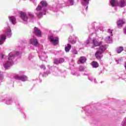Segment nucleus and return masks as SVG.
<instances>
[{
    "label": "nucleus",
    "mask_w": 126,
    "mask_h": 126,
    "mask_svg": "<svg viewBox=\"0 0 126 126\" xmlns=\"http://www.w3.org/2000/svg\"><path fill=\"white\" fill-rule=\"evenodd\" d=\"M92 42L94 45V46H92V48L100 46L99 50L96 51L95 56L96 59H101V58L103 57L102 54L106 51V45L100 46L102 45V42H98V41L96 40V38H94Z\"/></svg>",
    "instance_id": "obj_1"
},
{
    "label": "nucleus",
    "mask_w": 126,
    "mask_h": 126,
    "mask_svg": "<svg viewBox=\"0 0 126 126\" xmlns=\"http://www.w3.org/2000/svg\"><path fill=\"white\" fill-rule=\"evenodd\" d=\"M47 5H48L47 2L46 1L42 0L40 2V4L37 7V11H39V13L37 14L38 18L43 17V15H45L47 13V10L44 8L45 7V6H47Z\"/></svg>",
    "instance_id": "obj_2"
},
{
    "label": "nucleus",
    "mask_w": 126,
    "mask_h": 126,
    "mask_svg": "<svg viewBox=\"0 0 126 126\" xmlns=\"http://www.w3.org/2000/svg\"><path fill=\"white\" fill-rule=\"evenodd\" d=\"M14 60V54L9 53L8 55V60L3 63L4 68H8L10 66L13 65V60Z\"/></svg>",
    "instance_id": "obj_3"
},
{
    "label": "nucleus",
    "mask_w": 126,
    "mask_h": 126,
    "mask_svg": "<svg viewBox=\"0 0 126 126\" xmlns=\"http://www.w3.org/2000/svg\"><path fill=\"white\" fill-rule=\"evenodd\" d=\"M49 40L53 45H58L59 44V37L58 36L51 35L49 37Z\"/></svg>",
    "instance_id": "obj_4"
},
{
    "label": "nucleus",
    "mask_w": 126,
    "mask_h": 126,
    "mask_svg": "<svg viewBox=\"0 0 126 126\" xmlns=\"http://www.w3.org/2000/svg\"><path fill=\"white\" fill-rule=\"evenodd\" d=\"M20 18L23 21H28L29 18L27 16L25 12H22L20 13Z\"/></svg>",
    "instance_id": "obj_5"
},
{
    "label": "nucleus",
    "mask_w": 126,
    "mask_h": 126,
    "mask_svg": "<svg viewBox=\"0 0 126 126\" xmlns=\"http://www.w3.org/2000/svg\"><path fill=\"white\" fill-rule=\"evenodd\" d=\"M33 32L37 37H41L42 36V32L37 27H34Z\"/></svg>",
    "instance_id": "obj_6"
},
{
    "label": "nucleus",
    "mask_w": 126,
    "mask_h": 126,
    "mask_svg": "<svg viewBox=\"0 0 126 126\" xmlns=\"http://www.w3.org/2000/svg\"><path fill=\"white\" fill-rule=\"evenodd\" d=\"M9 21L11 24L15 25L16 24V18L13 16H8Z\"/></svg>",
    "instance_id": "obj_7"
},
{
    "label": "nucleus",
    "mask_w": 126,
    "mask_h": 126,
    "mask_svg": "<svg viewBox=\"0 0 126 126\" xmlns=\"http://www.w3.org/2000/svg\"><path fill=\"white\" fill-rule=\"evenodd\" d=\"M76 39L77 37L75 36L74 35H72L69 37V42L71 43V44H75L76 43Z\"/></svg>",
    "instance_id": "obj_8"
},
{
    "label": "nucleus",
    "mask_w": 126,
    "mask_h": 126,
    "mask_svg": "<svg viewBox=\"0 0 126 126\" xmlns=\"http://www.w3.org/2000/svg\"><path fill=\"white\" fill-rule=\"evenodd\" d=\"M16 79L21 80L22 81H26L27 80V77L26 76H15Z\"/></svg>",
    "instance_id": "obj_9"
},
{
    "label": "nucleus",
    "mask_w": 126,
    "mask_h": 126,
    "mask_svg": "<svg viewBox=\"0 0 126 126\" xmlns=\"http://www.w3.org/2000/svg\"><path fill=\"white\" fill-rule=\"evenodd\" d=\"M64 62V59L63 58H61L60 59H54V63L55 64H59L60 63H63Z\"/></svg>",
    "instance_id": "obj_10"
},
{
    "label": "nucleus",
    "mask_w": 126,
    "mask_h": 126,
    "mask_svg": "<svg viewBox=\"0 0 126 126\" xmlns=\"http://www.w3.org/2000/svg\"><path fill=\"white\" fill-rule=\"evenodd\" d=\"M6 39V37L4 34H1L0 36V45H2L3 43L5 41V39Z\"/></svg>",
    "instance_id": "obj_11"
},
{
    "label": "nucleus",
    "mask_w": 126,
    "mask_h": 126,
    "mask_svg": "<svg viewBox=\"0 0 126 126\" xmlns=\"http://www.w3.org/2000/svg\"><path fill=\"white\" fill-rule=\"evenodd\" d=\"M81 1L82 5L86 6V10H87L88 4H89V0H82Z\"/></svg>",
    "instance_id": "obj_12"
},
{
    "label": "nucleus",
    "mask_w": 126,
    "mask_h": 126,
    "mask_svg": "<svg viewBox=\"0 0 126 126\" xmlns=\"http://www.w3.org/2000/svg\"><path fill=\"white\" fill-rule=\"evenodd\" d=\"M110 3L111 6H117L119 4L118 0H110Z\"/></svg>",
    "instance_id": "obj_13"
},
{
    "label": "nucleus",
    "mask_w": 126,
    "mask_h": 126,
    "mask_svg": "<svg viewBox=\"0 0 126 126\" xmlns=\"http://www.w3.org/2000/svg\"><path fill=\"white\" fill-rule=\"evenodd\" d=\"M39 59H41L42 61H46V59H47V55L45 53H42L41 55H39Z\"/></svg>",
    "instance_id": "obj_14"
},
{
    "label": "nucleus",
    "mask_w": 126,
    "mask_h": 126,
    "mask_svg": "<svg viewBox=\"0 0 126 126\" xmlns=\"http://www.w3.org/2000/svg\"><path fill=\"white\" fill-rule=\"evenodd\" d=\"M124 24H125V21L123 20H119L117 22V26L118 28H122Z\"/></svg>",
    "instance_id": "obj_15"
},
{
    "label": "nucleus",
    "mask_w": 126,
    "mask_h": 126,
    "mask_svg": "<svg viewBox=\"0 0 126 126\" xmlns=\"http://www.w3.org/2000/svg\"><path fill=\"white\" fill-rule=\"evenodd\" d=\"M12 33H11V30L10 29V28H8L5 32V34L6 35V36H7L8 37H11V35H12Z\"/></svg>",
    "instance_id": "obj_16"
},
{
    "label": "nucleus",
    "mask_w": 126,
    "mask_h": 126,
    "mask_svg": "<svg viewBox=\"0 0 126 126\" xmlns=\"http://www.w3.org/2000/svg\"><path fill=\"white\" fill-rule=\"evenodd\" d=\"M32 44L35 47H38L39 46V43L38 42V40L36 38H33L32 39Z\"/></svg>",
    "instance_id": "obj_17"
},
{
    "label": "nucleus",
    "mask_w": 126,
    "mask_h": 126,
    "mask_svg": "<svg viewBox=\"0 0 126 126\" xmlns=\"http://www.w3.org/2000/svg\"><path fill=\"white\" fill-rule=\"evenodd\" d=\"M111 37L112 36L110 35L105 38V41L107 42L108 44H110V43H112L113 42Z\"/></svg>",
    "instance_id": "obj_18"
},
{
    "label": "nucleus",
    "mask_w": 126,
    "mask_h": 126,
    "mask_svg": "<svg viewBox=\"0 0 126 126\" xmlns=\"http://www.w3.org/2000/svg\"><path fill=\"white\" fill-rule=\"evenodd\" d=\"M86 62V58L84 57H81L79 60L78 63H84Z\"/></svg>",
    "instance_id": "obj_19"
},
{
    "label": "nucleus",
    "mask_w": 126,
    "mask_h": 126,
    "mask_svg": "<svg viewBox=\"0 0 126 126\" xmlns=\"http://www.w3.org/2000/svg\"><path fill=\"white\" fill-rule=\"evenodd\" d=\"M91 64H92L93 67L96 68V67H98V66H99V64L98 63L96 62H95V61L92 62Z\"/></svg>",
    "instance_id": "obj_20"
},
{
    "label": "nucleus",
    "mask_w": 126,
    "mask_h": 126,
    "mask_svg": "<svg viewBox=\"0 0 126 126\" xmlns=\"http://www.w3.org/2000/svg\"><path fill=\"white\" fill-rule=\"evenodd\" d=\"M70 49H71V45L70 44H67V46L65 47V51L66 53L69 52Z\"/></svg>",
    "instance_id": "obj_21"
},
{
    "label": "nucleus",
    "mask_w": 126,
    "mask_h": 126,
    "mask_svg": "<svg viewBox=\"0 0 126 126\" xmlns=\"http://www.w3.org/2000/svg\"><path fill=\"white\" fill-rule=\"evenodd\" d=\"M120 6L121 7H124V6H126V2L124 0H121L120 3Z\"/></svg>",
    "instance_id": "obj_22"
},
{
    "label": "nucleus",
    "mask_w": 126,
    "mask_h": 126,
    "mask_svg": "<svg viewBox=\"0 0 126 126\" xmlns=\"http://www.w3.org/2000/svg\"><path fill=\"white\" fill-rule=\"evenodd\" d=\"M6 104L7 105H10V104H12V99L11 98H8L6 100Z\"/></svg>",
    "instance_id": "obj_23"
},
{
    "label": "nucleus",
    "mask_w": 126,
    "mask_h": 126,
    "mask_svg": "<svg viewBox=\"0 0 126 126\" xmlns=\"http://www.w3.org/2000/svg\"><path fill=\"white\" fill-rule=\"evenodd\" d=\"M123 51H124V48H123V47H119L117 48L118 54H121V53H122Z\"/></svg>",
    "instance_id": "obj_24"
},
{
    "label": "nucleus",
    "mask_w": 126,
    "mask_h": 126,
    "mask_svg": "<svg viewBox=\"0 0 126 126\" xmlns=\"http://www.w3.org/2000/svg\"><path fill=\"white\" fill-rule=\"evenodd\" d=\"M85 68H86V67L83 66H80L79 67V70L80 71H83V70H84L85 69Z\"/></svg>",
    "instance_id": "obj_25"
},
{
    "label": "nucleus",
    "mask_w": 126,
    "mask_h": 126,
    "mask_svg": "<svg viewBox=\"0 0 126 126\" xmlns=\"http://www.w3.org/2000/svg\"><path fill=\"white\" fill-rule=\"evenodd\" d=\"M0 58L2 59V60H3L4 59H6V56L4 55V54L2 53L0 54Z\"/></svg>",
    "instance_id": "obj_26"
},
{
    "label": "nucleus",
    "mask_w": 126,
    "mask_h": 126,
    "mask_svg": "<svg viewBox=\"0 0 126 126\" xmlns=\"http://www.w3.org/2000/svg\"><path fill=\"white\" fill-rule=\"evenodd\" d=\"M69 5H73L74 4V1L73 0H68Z\"/></svg>",
    "instance_id": "obj_27"
},
{
    "label": "nucleus",
    "mask_w": 126,
    "mask_h": 126,
    "mask_svg": "<svg viewBox=\"0 0 126 126\" xmlns=\"http://www.w3.org/2000/svg\"><path fill=\"white\" fill-rule=\"evenodd\" d=\"M121 126H126V117L125 118V119L122 122Z\"/></svg>",
    "instance_id": "obj_28"
},
{
    "label": "nucleus",
    "mask_w": 126,
    "mask_h": 126,
    "mask_svg": "<svg viewBox=\"0 0 126 126\" xmlns=\"http://www.w3.org/2000/svg\"><path fill=\"white\" fill-rule=\"evenodd\" d=\"M32 16V13L31 12H27V17H29V19Z\"/></svg>",
    "instance_id": "obj_29"
},
{
    "label": "nucleus",
    "mask_w": 126,
    "mask_h": 126,
    "mask_svg": "<svg viewBox=\"0 0 126 126\" xmlns=\"http://www.w3.org/2000/svg\"><path fill=\"white\" fill-rule=\"evenodd\" d=\"M3 79V72H0V80Z\"/></svg>",
    "instance_id": "obj_30"
},
{
    "label": "nucleus",
    "mask_w": 126,
    "mask_h": 126,
    "mask_svg": "<svg viewBox=\"0 0 126 126\" xmlns=\"http://www.w3.org/2000/svg\"><path fill=\"white\" fill-rule=\"evenodd\" d=\"M72 53L73 54H74V55H77V54H78V53L77 52V51L75 50H73L72 51Z\"/></svg>",
    "instance_id": "obj_31"
},
{
    "label": "nucleus",
    "mask_w": 126,
    "mask_h": 126,
    "mask_svg": "<svg viewBox=\"0 0 126 126\" xmlns=\"http://www.w3.org/2000/svg\"><path fill=\"white\" fill-rule=\"evenodd\" d=\"M90 42H91V38H90V37H89L88 38V39L87 40V41H86V44H89V43H90Z\"/></svg>",
    "instance_id": "obj_32"
},
{
    "label": "nucleus",
    "mask_w": 126,
    "mask_h": 126,
    "mask_svg": "<svg viewBox=\"0 0 126 126\" xmlns=\"http://www.w3.org/2000/svg\"><path fill=\"white\" fill-rule=\"evenodd\" d=\"M108 32L110 33V34H111L110 36H113V32L112 31V30H111L110 29H109L108 30Z\"/></svg>",
    "instance_id": "obj_33"
},
{
    "label": "nucleus",
    "mask_w": 126,
    "mask_h": 126,
    "mask_svg": "<svg viewBox=\"0 0 126 126\" xmlns=\"http://www.w3.org/2000/svg\"><path fill=\"white\" fill-rule=\"evenodd\" d=\"M40 68H42V69H46V67H45V66L44 65H41L40 66Z\"/></svg>",
    "instance_id": "obj_34"
},
{
    "label": "nucleus",
    "mask_w": 126,
    "mask_h": 126,
    "mask_svg": "<svg viewBox=\"0 0 126 126\" xmlns=\"http://www.w3.org/2000/svg\"><path fill=\"white\" fill-rule=\"evenodd\" d=\"M88 79L90 80V81H93V79L92 78V77L89 76Z\"/></svg>",
    "instance_id": "obj_35"
},
{
    "label": "nucleus",
    "mask_w": 126,
    "mask_h": 126,
    "mask_svg": "<svg viewBox=\"0 0 126 126\" xmlns=\"http://www.w3.org/2000/svg\"><path fill=\"white\" fill-rule=\"evenodd\" d=\"M32 59V55H30V56H29L28 60H29V61H31V60Z\"/></svg>",
    "instance_id": "obj_36"
},
{
    "label": "nucleus",
    "mask_w": 126,
    "mask_h": 126,
    "mask_svg": "<svg viewBox=\"0 0 126 126\" xmlns=\"http://www.w3.org/2000/svg\"><path fill=\"white\" fill-rule=\"evenodd\" d=\"M124 32L126 34V27L124 29Z\"/></svg>",
    "instance_id": "obj_37"
},
{
    "label": "nucleus",
    "mask_w": 126,
    "mask_h": 126,
    "mask_svg": "<svg viewBox=\"0 0 126 126\" xmlns=\"http://www.w3.org/2000/svg\"><path fill=\"white\" fill-rule=\"evenodd\" d=\"M30 44H32V39L30 40Z\"/></svg>",
    "instance_id": "obj_38"
},
{
    "label": "nucleus",
    "mask_w": 126,
    "mask_h": 126,
    "mask_svg": "<svg viewBox=\"0 0 126 126\" xmlns=\"http://www.w3.org/2000/svg\"><path fill=\"white\" fill-rule=\"evenodd\" d=\"M72 74H73V75H76V74H75L74 73H73V72H72Z\"/></svg>",
    "instance_id": "obj_39"
},
{
    "label": "nucleus",
    "mask_w": 126,
    "mask_h": 126,
    "mask_svg": "<svg viewBox=\"0 0 126 126\" xmlns=\"http://www.w3.org/2000/svg\"><path fill=\"white\" fill-rule=\"evenodd\" d=\"M94 83H96V79H94Z\"/></svg>",
    "instance_id": "obj_40"
},
{
    "label": "nucleus",
    "mask_w": 126,
    "mask_h": 126,
    "mask_svg": "<svg viewBox=\"0 0 126 126\" xmlns=\"http://www.w3.org/2000/svg\"><path fill=\"white\" fill-rule=\"evenodd\" d=\"M125 68L126 69V63H125Z\"/></svg>",
    "instance_id": "obj_41"
},
{
    "label": "nucleus",
    "mask_w": 126,
    "mask_h": 126,
    "mask_svg": "<svg viewBox=\"0 0 126 126\" xmlns=\"http://www.w3.org/2000/svg\"><path fill=\"white\" fill-rule=\"evenodd\" d=\"M100 31H102V32H104V30H103V29L100 30Z\"/></svg>",
    "instance_id": "obj_42"
},
{
    "label": "nucleus",
    "mask_w": 126,
    "mask_h": 126,
    "mask_svg": "<svg viewBox=\"0 0 126 126\" xmlns=\"http://www.w3.org/2000/svg\"><path fill=\"white\" fill-rule=\"evenodd\" d=\"M116 62H117V63H119V60H116Z\"/></svg>",
    "instance_id": "obj_43"
},
{
    "label": "nucleus",
    "mask_w": 126,
    "mask_h": 126,
    "mask_svg": "<svg viewBox=\"0 0 126 126\" xmlns=\"http://www.w3.org/2000/svg\"><path fill=\"white\" fill-rule=\"evenodd\" d=\"M75 56H73V57L74 58Z\"/></svg>",
    "instance_id": "obj_44"
},
{
    "label": "nucleus",
    "mask_w": 126,
    "mask_h": 126,
    "mask_svg": "<svg viewBox=\"0 0 126 126\" xmlns=\"http://www.w3.org/2000/svg\"><path fill=\"white\" fill-rule=\"evenodd\" d=\"M32 2H34V1L32 0Z\"/></svg>",
    "instance_id": "obj_45"
}]
</instances>
